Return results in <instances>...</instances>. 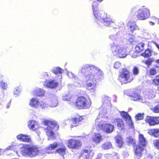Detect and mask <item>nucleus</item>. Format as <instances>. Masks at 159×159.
I'll list each match as a JSON object with an SVG mask.
<instances>
[{
    "mask_svg": "<svg viewBox=\"0 0 159 159\" xmlns=\"http://www.w3.org/2000/svg\"><path fill=\"white\" fill-rule=\"evenodd\" d=\"M154 144L156 148L159 150V140L157 139L154 141Z\"/></svg>",
    "mask_w": 159,
    "mask_h": 159,
    "instance_id": "47",
    "label": "nucleus"
},
{
    "mask_svg": "<svg viewBox=\"0 0 159 159\" xmlns=\"http://www.w3.org/2000/svg\"><path fill=\"white\" fill-rule=\"evenodd\" d=\"M79 74L85 75V80L87 89L94 93L96 89V81L102 77L103 73L99 68L91 64L83 65Z\"/></svg>",
    "mask_w": 159,
    "mask_h": 159,
    "instance_id": "1",
    "label": "nucleus"
},
{
    "mask_svg": "<svg viewBox=\"0 0 159 159\" xmlns=\"http://www.w3.org/2000/svg\"><path fill=\"white\" fill-rule=\"evenodd\" d=\"M139 73V69L137 67L135 66L133 69V74L134 75H137Z\"/></svg>",
    "mask_w": 159,
    "mask_h": 159,
    "instance_id": "46",
    "label": "nucleus"
},
{
    "mask_svg": "<svg viewBox=\"0 0 159 159\" xmlns=\"http://www.w3.org/2000/svg\"><path fill=\"white\" fill-rule=\"evenodd\" d=\"M145 44L143 43H141L138 44L136 46L135 49L136 52H139L143 50L144 49Z\"/></svg>",
    "mask_w": 159,
    "mask_h": 159,
    "instance_id": "30",
    "label": "nucleus"
},
{
    "mask_svg": "<svg viewBox=\"0 0 159 159\" xmlns=\"http://www.w3.org/2000/svg\"><path fill=\"white\" fill-rule=\"evenodd\" d=\"M14 151L19 156L22 155L30 157H36L39 153V150L36 146L27 144H24L22 147L20 148L19 152L16 150Z\"/></svg>",
    "mask_w": 159,
    "mask_h": 159,
    "instance_id": "3",
    "label": "nucleus"
},
{
    "mask_svg": "<svg viewBox=\"0 0 159 159\" xmlns=\"http://www.w3.org/2000/svg\"><path fill=\"white\" fill-rule=\"evenodd\" d=\"M128 29L131 32H133L134 30L139 29V27L137 26L135 22L129 21L127 24Z\"/></svg>",
    "mask_w": 159,
    "mask_h": 159,
    "instance_id": "22",
    "label": "nucleus"
},
{
    "mask_svg": "<svg viewBox=\"0 0 159 159\" xmlns=\"http://www.w3.org/2000/svg\"><path fill=\"white\" fill-rule=\"evenodd\" d=\"M148 99L147 95L145 94L143 96H140L139 102L143 103H146L147 102V100Z\"/></svg>",
    "mask_w": 159,
    "mask_h": 159,
    "instance_id": "39",
    "label": "nucleus"
},
{
    "mask_svg": "<svg viewBox=\"0 0 159 159\" xmlns=\"http://www.w3.org/2000/svg\"><path fill=\"white\" fill-rule=\"evenodd\" d=\"M135 154L138 159H139L141 156L142 152L144 150V148L142 146L139 145L136 147L135 148L134 147Z\"/></svg>",
    "mask_w": 159,
    "mask_h": 159,
    "instance_id": "24",
    "label": "nucleus"
},
{
    "mask_svg": "<svg viewBox=\"0 0 159 159\" xmlns=\"http://www.w3.org/2000/svg\"><path fill=\"white\" fill-rule=\"evenodd\" d=\"M152 84L156 85L159 84V76L156 77V78L152 80Z\"/></svg>",
    "mask_w": 159,
    "mask_h": 159,
    "instance_id": "41",
    "label": "nucleus"
},
{
    "mask_svg": "<svg viewBox=\"0 0 159 159\" xmlns=\"http://www.w3.org/2000/svg\"><path fill=\"white\" fill-rule=\"evenodd\" d=\"M148 99H152L155 97V93L152 90H150L149 91H148L146 94Z\"/></svg>",
    "mask_w": 159,
    "mask_h": 159,
    "instance_id": "36",
    "label": "nucleus"
},
{
    "mask_svg": "<svg viewBox=\"0 0 159 159\" xmlns=\"http://www.w3.org/2000/svg\"><path fill=\"white\" fill-rule=\"evenodd\" d=\"M146 121L150 126L155 125L159 124V117L148 116L146 117Z\"/></svg>",
    "mask_w": 159,
    "mask_h": 159,
    "instance_id": "12",
    "label": "nucleus"
},
{
    "mask_svg": "<svg viewBox=\"0 0 159 159\" xmlns=\"http://www.w3.org/2000/svg\"><path fill=\"white\" fill-rule=\"evenodd\" d=\"M4 150L2 149H0V155L2 154L4 152Z\"/></svg>",
    "mask_w": 159,
    "mask_h": 159,
    "instance_id": "60",
    "label": "nucleus"
},
{
    "mask_svg": "<svg viewBox=\"0 0 159 159\" xmlns=\"http://www.w3.org/2000/svg\"><path fill=\"white\" fill-rule=\"evenodd\" d=\"M111 50L112 53L114 55L117 56L120 58H125L128 54L124 47L118 44H115L111 45Z\"/></svg>",
    "mask_w": 159,
    "mask_h": 159,
    "instance_id": "6",
    "label": "nucleus"
},
{
    "mask_svg": "<svg viewBox=\"0 0 159 159\" xmlns=\"http://www.w3.org/2000/svg\"><path fill=\"white\" fill-rule=\"evenodd\" d=\"M140 95L139 94L136 93H133L131 96V99L134 101H139Z\"/></svg>",
    "mask_w": 159,
    "mask_h": 159,
    "instance_id": "31",
    "label": "nucleus"
},
{
    "mask_svg": "<svg viewBox=\"0 0 159 159\" xmlns=\"http://www.w3.org/2000/svg\"><path fill=\"white\" fill-rule=\"evenodd\" d=\"M34 96L38 97H41L44 96L45 92L41 88H36L32 92Z\"/></svg>",
    "mask_w": 159,
    "mask_h": 159,
    "instance_id": "26",
    "label": "nucleus"
},
{
    "mask_svg": "<svg viewBox=\"0 0 159 159\" xmlns=\"http://www.w3.org/2000/svg\"><path fill=\"white\" fill-rule=\"evenodd\" d=\"M139 145H141L142 146H144L146 145V140L143 135L140 134L139 136Z\"/></svg>",
    "mask_w": 159,
    "mask_h": 159,
    "instance_id": "28",
    "label": "nucleus"
},
{
    "mask_svg": "<svg viewBox=\"0 0 159 159\" xmlns=\"http://www.w3.org/2000/svg\"><path fill=\"white\" fill-rule=\"evenodd\" d=\"M149 23L150 25L151 26H153L155 25V23L152 21H149Z\"/></svg>",
    "mask_w": 159,
    "mask_h": 159,
    "instance_id": "58",
    "label": "nucleus"
},
{
    "mask_svg": "<svg viewBox=\"0 0 159 159\" xmlns=\"http://www.w3.org/2000/svg\"><path fill=\"white\" fill-rule=\"evenodd\" d=\"M112 147L111 143L110 142H107L103 143L102 145V148L104 150L108 149Z\"/></svg>",
    "mask_w": 159,
    "mask_h": 159,
    "instance_id": "34",
    "label": "nucleus"
},
{
    "mask_svg": "<svg viewBox=\"0 0 159 159\" xmlns=\"http://www.w3.org/2000/svg\"><path fill=\"white\" fill-rule=\"evenodd\" d=\"M143 118V114L139 113L135 116V118L138 120L142 119Z\"/></svg>",
    "mask_w": 159,
    "mask_h": 159,
    "instance_id": "45",
    "label": "nucleus"
},
{
    "mask_svg": "<svg viewBox=\"0 0 159 159\" xmlns=\"http://www.w3.org/2000/svg\"><path fill=\"white\" fill-rule=\"evenodd\" d=\"M1 85L3 89H6L7 87V85L6 84L2 81L1 82Z\"/></svg>",
    "mask_w": 159,
    "mask_h": 159,
    "instance_id": "54",
    "label": "nucleus"
},
{
    "mask_svg": "<svg viewBox=\"0 0 159 159\" xmlns=\"http://www.w3.org/2000/svg\"><path fill=\"white\" fill-rule=\"evenodd\" d=\"M153 111L155 113L159 112V105L155 107L153 110Z\"/></svg>",
    "mask_w": 159,
    "mask_h": 159,
    "instance_id": "50",
    "label": "nucleus"
},
{
    "mask_svg": "<svg viewBox=\"0 0 159 159\" xmlns=\"http://www.w3.org/2000/svg\"><path fill=\"white\" fill-rule=\"evenodd\" d=\"M135 36L132 34H129L128 35L126 38V40L128 41V44L131 43L134 40Z\"/></svg>",
    "mask_w": 159,
    "mask_h": 159,
    "instance_id": "35",
    "label": "nucleus"
},
{
    "mask_svg": "<svg viewBox=\"0 0 159 159\" xmlns=\"http://www.w3.org/2000/svg\"><path fill=\"white\" fill-rule=\"evenodd\" d=\"M150 16V10L148 9L144 8L139 9L137 12V17L141 20H146Z\"/></svg>",
    "mask_w": 159,
    "mask_h": 159,
    "instance_id": "10",
    "label": "nucleus"
},
{
    "mask_svg": "<svg viewBox=\"0 0 159 159\" xmlns=\"http://www.w3.org/2000/svg\"><path fill=\"white\" fill-rule=\"evenodd\" d=\"M9 106H10L9 104H8L7 105V108H9Z\"/></svg>",
    "mask_w": 159,
    "mask_h": 159,
    "instance_id": "63",
    "label": "nucleus"
},
{
    "mask_svg": "<svg viewBox=\"0 0 159 159\" xmlns=\"http://www.w3.org/2000/svg\"><path fill=\"white\" fill-rule=\"evenodd\" d=\"M121 64L119 61H116L114 65V68L115 69H119L121 66Z\"/></svg>",
    "mask_w": 159,
    "mask_h": 159,
    "instance_id": "43",
    "label": "nucleus"
},
{
    "mask_svg": "<svg viewBox=\"0 0 159 159\" xmlns=\"http://www.w3.org/2000/svg\"><path fill=\"white\" fill-rule=\"evenodd\" d=\"M111 98L109 97H105L103 99V105L104 106H107V107H110L111 106L110 101Z\"/></svg>",
    "mask_w": 159,
    "mask_h": 159,
    "instance_id": "29",
    "label": "nucleus"
},
{
    "mask_svg": "<svg viewBox=\"0 0 159 159\" xmlns=\"http://www.w3.org/2000/svg\"><path fill=\"white\" fill-rule=\"evenodd\" d=\"M57 148H58L56 150L55 153L63 157L66 153V148L61 142H56L49 144L48 146L45 149V151L48 154H52L53 152L52 150Z\"/></svg>",
    "mask_w": 159,
    "mask_h": 159,
    "instance_id": "4",
    "label": "nucleus"
},
{
    "mask_svg": "<svg viewBox=\"0 0 159 159\" xmlns=\"http://www.w3.org/2000/svg\"><path fill=\"white\" fill-rule=\"evenodd\" d=\"M119 79L122 84H126L131 81L133 77L130 75L129 72L126 69H123L121 70L119 77Z\"/></svg>",
    "mask_w": 159,
    "mask_h": 159,
    "instance_id": "9",
    "label": "nucleus"
},
{
    "mask_svg": "<svg viewBox=\"0 0 159 159\" xmlns=\"http://www.w3.org/2000/svg\"><path fill=\"white\" fill-rule=\"evenodd\" d=\"M71 95L70 94H68L67 95H66L63 96L62 99L64 101H69L71 98Z\"/></svg>",
    "mask_w": 159,
    "mask_h": 159,
    "instance_id": "42",
    "label": "nucleus"
},
{
    "mask_svg": "<svg viewBox=\"0 0 159 159\" xmlns=\"http://www.w3.org/2000/svg\"><path fill=\"white\" fill-rule=\"evenodd\" d=\"M20 93V91L19 87H17L15 89L14 91V95L16 97L19 95Z\"/></svg>",
    "mask_w": 159,
    "mask_h": 159,
    "instance_id": "40",
    "label": "nucleus"
},
{
    "mask_svg": "<svg viewBox=\"0 0 159 159\" xmlns=\"http://www.w3.org/2000/svg\"><path fill=\"white\" fill-rule=\"evenodd\" d=\"M93 2L92 8L94 16V19L98 25L100 27L103 26H110L114 24L115 21L104 11L99 10L98 8V2H101L103 0H91Z\"/></svg>",
    "mask_w": 159,
    "mask_h": 159,
    "instance_id": "2",
    "label": "nucleus"
},
{
    "mask_svg": "<svg viewBox=\"0 0 159 159\" xmlns=\"http://www.w3.org/2000/svg\"><path fill=\"white\" fill-rule=\"evenodd\" d=\"M12 146H14L15 149L17 148H18V146L17 145H16V144L15 143L12 142V143L11 145V148L12 151L13 150V147H12Z\"/></svg>",
    "mask_w": 159,
    "mask_h": 159,
    "instance_id": "55",
    "label": "nucleus"
},
{
    "mask_svg": "<svg viewBox=\"0 0 159 159\" xmlns=\"http://www.w3.org/2000/svg\"><path fill=\"white\" fill-rule=\"evenodd\" d=\"M149 73L150 75H153L156 74L157 73L156 70L155 69H151L149 70Z\"/></svg>",
    "mask_w": 159,
    "mask_h": 159,
    "instance_id": "44",
    "label": "nucleus"
},
{
    "mask_svg": "<svg viewBox=\"0 0 159 159\" xmlns=\"http://www.w3.org/2000/svg\"><path fill=\"white\" fill-rule=\"evenodd\" d=\"M17 139L19 140L25 142H30L31 141L30 137L27 135L23 134H20L17 136Z\"/></svg>",
    "mask_w": 159,
    "mask_h": 159,
    "instance_id": "21",
    "label": "nucleus"
},
{
    "mask_svg": "<svg viewBox=\"0 0 159 159\" xmlns=\"http://www.w3.org/2000/svg\"><path fill=\"white\" fill-rule=\"evenodd\" d=\"M151 55V52L149 49H147L144 53L142 54L141 55L145 57H148Z\"/></svg>",
    "mask_w": 159,
    "mask_h": 159,
    "instance_id": "37",
    "label": "nucleus"
},
{
    "mask_svg": "<svg viewBox=\"0 0 159 159\" xmlns=\"http://www.w3.org/2000/svg\"><path fill=\"white\" fill-rule=\"evenodd\" d=\"M153 61L154 59L152 58H150L146 60L145 63L147 65L149 66L151 64Z\"/></svg>",
    "mask_w": 159,
    "mask_h": 159,
    "instance_id": "48",
    "label": "nucleus"
},
{
    "mask_svg": "<svg viewBox=\"0 0 159 159\" xmlns=\"http://www.w3.org/2000/svg\"><path fill=\"white\" fill-rule=\"evenodd\" d=\"M119 33H120V32H118L116 36H115L114 35H111L110 36V39L112 40L116 39L118 38V37L117 36V35Z\"/></svg>",
    "mask_w": 159,
    "mask_h": 159,
    "instance_id": "51",
    "label": "nucleus"
},
{
    "mask_svg": "<svg viewBox=\"0 0 159 159\" xmlns=\"http://www.w3.org/2000/svg\"><path fill=\"white\" fill-rule=\"evenodd\" d=\"M93 154V152L90 150L84 149L83 153V156H84V159H91Z\"/></svg>",
    "mask_w": 159,
    "mask_h": 159,
    "instance_id": "27",
    "label": "nucleus"
},
{
    "mask_svg": "<svg viewBox=\"0 0 159 159\" xmlns=\"http://www.w3.org/2000/svg\"><path fill=\"white\" fill-rule=\"evenodd\" d=\"M44 124L47 126L45 129L48 139H54L56 138L54 130L57 129L58 126L56 122L46 120Z\"/></svg>",
    "mask_w": 159,
    "mask_h": 159,
    "instance_id": "5",
    "label": "nucleus"
},
{
    "mask_svg": "<svg viewBox=\"0 0 159 159\" xmlns=\"http://www.w3.org/2000/svg\"><path fill=\"white\" fill-rule=\"evenodd\" d=\"M83 118L82 116H77L73 118L71 120V121L73 123L71 125V127H73L74 126H76L79 125L81 123V121L83 120Z\"/></svg>",
    "mask_w": 159,
    "mask_h": 159,
    "instance_id": "17",
    "label": "nucleus"
},
{
    "mask_svg": "<svg viewBox=\"0 0 159 159\" xmlns=\"http://www.w3.org/2000/svg\"><path fill=\"white\" fill-rule=\"evenodd\" d=\"M104 157L106 159H112V155L110 154H106L105 155Z\"/></svg>",
    "mask_w": 159,
    "mask_h": 159,
    "instance_id": "53",
    "label": "nucleus"
},
{
    "mask_svg": "<svg viewBox=\"0 0 159 159\" xmlns=\"http://www.w3.org/2000/svg\"><path fill=\"white\" fill-rule=\"evenodd\" d=\"M128 142L129 143H132L133 146H134L135 143V141L131 137H129L128 139Z\"/></svg>",
    "mask_w": 159,
    "mask_h": 159,
    "instance_id": "49",
    "label": "nucleus"
},
{
    "mask_svg": "<svg viewBox=\"0 0 159 159\" xmlns=\"http://www.w3.org/2000/svg\"><path fill=\"white\" fill-rule=\"evenodd\" d=\"M116 140L118 144V147L120 148L122 145L123 142L121 137L120 135L117 136L116 137Z\"/></svg>",
    "mask_w": 159,
    "mask_h": 159,
    "instance_id": "32",
    "label": "nucleus"
},
{
    "mask_svg": "<svg viewBox=\"0 0 159 159\" xmlns=\"http://www.w3.org/2000/svg\"><path fill=\"white\" fill-rule=\"evenodd\" d=\"M58 83L55 80H46L43 83V85L46 87L51 89L57 87Z\"/></svg>",
    "mask_w": 159,
    "mask_h": 159,
    "instance_id": "14",
    "label": "nucleus"
},
{
    "mask_svg": "<svg viewBox=\"0 0 159 159\" xmlns=\"http://www.w3.org/2000/svg\"><path fill=\"white\" fill-rule=\"evenodd\" d=\"M105 122L99 118L96 120L95 127L98 130L104 129V126Z\"/></svg>",
    "mask_w": 159,
    "mask_h": 159,
    "instance_id": "16",
    "label": "nucleus"
},
{
    "mask_svg": "<svg viewBox=\"0 0 159 159\" xmlns=\"http://www.w3.org/2000/svg\"><path fill=\"white\" fill-rule=\"evenodd\" d=\"M113 123L117 125L118 129L120 130L122 129L124 127V124L123 121L120 118L114 119Z\"/></svg>",
    "mask_w": 159,
    "mask_h": 159,
    "instance_id": "23",
    "label": "nucleus"
},
{
    "mask_svg": "<svg viewBox=\"0 0 159 159\" xmlns=\"http://www.w3.org/2000/svg\"><path fill=\"white\" fill-rule=\"evenodd\" d=\"M28 125L29 129L34 131H36L39 128L38 122L34 120L29 121Z\"/></svg>",
    "mask_w": 159,
    "mask_h": 159,
    "instance_id": "18",
    "label": "nucleus"
},
{
    "mask_svg": "<svg viewBox=\"0 0 159 159\" xmlns=\"http://www.w3.org/2000/svg\"><path fill=\"white\" fill-rule=\"evenodd\" d=\"M152 42L156 46L158 50L159 51V45L155 42L152 41Z\"/></svg>",
    "mask_w": 159,
    "mask_h": 159,
    "instance_id": "57",
    "label": "nucleus"
},
{
    "mask_svg": "<svg viewBox=\"0 0 159 159\" xmlns=\"http://www.w3.org/2000/svg\"><path fill=\"white\" fill-rule=\"evenodd\" d=\"M66 75L70 78L73 79L75 80H77L78 79L77 77L71 72H68Z\"/></svg>",
    "mask_w": 159,
    "mask_h": 159,
    "instance_id": "38",
    "label": "nucleus"
},
{
    "mask_svg": "<svg viewBox=\"0 0 159 159\" xmlns=\"http://www.w3.org/2000/svg\"><path fill=\"white\" fill-rule=\"evenodd\" d=\"M103 140V138L101 134L99 133H95L93 135L92 140L95 143L98 144Z\"/></svg>",
    "mask_w": 159,
    "mask_h": 159,
    "instance_id": "19",
    "label": "nucleus"
},
{
    "mask_svg": "<svg viewBox=\"0 0 159 159\" xmlns=\"http://www.w3.org/2000/svg\"><path fill=\"white\" fill-rule=\"evenodd\" d=\"M159 133V129H152L149 130L148 133L151 135H154L156 137Z\"/></svg>",
    "mask_w": 159,
    "mask_h": 159,
    "instance_id": "33",
    "label": "nucleus"
},
{
    "mask_svg": "<svg viewBox=\"0 0 159 159\" xmlns=\"http://www.w3.org/2000/svg\"><path fill=\"white\" fill-rule=\"evenodd\" d=\"M10 149V148L8 147L6 149H5V150L6 151V150H9Z\"/></svg>",
    "mask_w": 159,
    "mask_h": 159,
    "instance_id": "64",
    "label": "nucleus"
},
{
    "mask_svg": "<svg viewBox=\"0 0 159 159\" xmlns=\"http://www.w3.org/2000/svg\"><path fill=\"white\" fill-rule=\"evenodd\" d=\"M155 61L156 63L159 64V59L156 60Z\"/></svg>",
    "mask_w": 159,
    "mask_h": 159,
    "instance_id": "62",
    "label": "nucleus"
},
{
    "mask_svg": "<svg viewBox=\"0 0 159 159\" xmlns=\"http://www.w3.org/2000/svg\"><path fill=\"white\" fill-rule=\"evenodd\" d=\"M29 105L31 107L36 109L40 108L44 109L47 108L48 107L47 103L46 102L40 101L39 99L36 98H33L31 99Z\"/></svg>",
    "mask_w": 159,
    "mask_h": 159,
    "instance_id": "8",
    "label": "nucleus"
},
{
    "mask_svg": "<svg viewBox=\"0 0 159 159\" xmlns=\"http://www.w3.org/2000/svg\"><path fill=\"white\" fill-rule=\"evenodd\" d=\"M42 75L43 76V78L45 79L47 78V77L49 76V75L48 73L46 72H43V73Z\"/></svg>",
    "mask_w": 159,
    "mask_h": 159,
    "instance_id": "52",
    "label": "nucleus"
},
{
    "mask_svg": "<svg viewBox=\"0 0 159 159\" xmlns=\"http://www.w3.org/2000/svg\"><path fill=\"white\" fill-rule=\"evenodd\" d=\"M51 71L56 75H58V79L61 81L62 79L61 73L63 70L59 67H56L53 68Z\"/></svg>",
    "mask_w": 159,
    "mask_h": 159,
    "instance_id": "20",
    "label": "nucleus"
},
{
    "mask_svg": "<svg viewBox=\"0 0 159 159\" xmlns=\"http://www.w3.org/2000/svg\"><path fill=\"white\" fill-rule=\"evenodd\" d=\"M120 114L122 118L126 121L127 124L130 126L132 127L133 125V123L131 117L128 113L124 111H122L121 112Z\"/></svg>",
    "mask_w": 159,
    "mask_h": 159,
    "instance_id": "13",
    "label": "nucleus"
},
{
    "mask_svg": "<svg viewBox=\"0 0 159 159\" xmlns=\"http://www.w3.org/2000/svg\"><path fill=\"white\" fill-rule=\"evenodd\" d=\"M67 145L68 147L72 149H77L81 146L82 143L79 140L72 139L67 140Z\"/></svg>",
    "mask_w": 159,
    "mask_h": 159,
    "instance_id": "11",
    "label": "nucleus"
},
{
    "mask_svg": "<svg viewBox=\"0 0 159 159\" xmlns=\"http://www.w3.org/2000/svg\"><path fill=\"white\" fill-rule=\"evenodd\" d=\"M96 159H102L101 155L100 154H99Z\"/></svg>",
    "mask_w": 159,
    "mask_h": 159,
    "instance_id": "59",
    "label": "nucleus"
},
{
    "mask_svg": "<svg viewBox=\"0 0 159 159\" xmlns=\"http://www.w3.org/2000/svg\"><path fill=\"white\" fill-rule=\"evenodd\" d=\"M114 128V127L113 125L109 123H105L104 129H103V130L107 133H110L113 132Z\"/></svg>",
    "mask_w": 159,
    "mask_h": 159,
    "instance_id": "25",
    "label": "nucleus"
},
{
    "mask_svg": "<svg viewBox=\"0 0 159 159\" xmlns=\"http://www.w3.org/2000/svg\"><path fill=\"white\" fill-rule=\"evenodd\" d=\"M91 104V100L89 98H87L83 97H79L75 103V105L79 109H86L89 108Z\"/></svg>",
    "mask_w": 159,
    "mask_h": 159,
    "instance_id": "7",
    "label": "nucleus"
},
{
    "mask_svg": "<svg viewBox=\"0 0 159 159\" xmlns=\"http://www.w3.org/2000/svg\"><path fill=\"white\" fill-rule=\"evenodd\" d=\"M112 159H119V157L116 153H115L114 155L113 156L112 155Z\"/></svg>",
    "mask_w": 159,
    "mask_h": 159,
    "instance_id": "56",
    "label": "nucleus"
},
{
    "mask_svg": "<svg viewBox=\"0 0 159 159\" xmlns=\"http://www.w3.org/2000/svg\"><path fill=\"white\" fill-rule=\"evenodd\" d=\"M153 18L157 20V21L158 23L159 24V19L156 18L155 17H153Z\"/></svg>",
    "mask_w": 159,
    "mask_h": 159,
    "instance_id": "61",
    "label": "nucleus"
},
{
    "mask_svg": "<svg viewBox=\"0 0 159 159\" xmlns=\"http://www.w3.org/2000/svg\"><path fill=\"white\" fill-rule=\"evenodd\" d=\"M58 98L55 95H52L50 98L48 102V106L51 107H55L58 104Z\"/></svg>",
    "mask_w": 159,
    "mask_h": 159,
    "instance_id": "15",
    "label": "nucleus"
}]
</instances>
